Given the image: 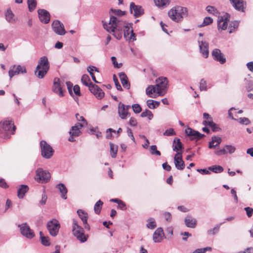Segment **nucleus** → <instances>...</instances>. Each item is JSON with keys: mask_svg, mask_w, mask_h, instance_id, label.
<instances>
[{"mask_svg": "<svg viewBox=\"0 0 253 253\" xmlns=\"http://www.w3.org/2000/svg\"><path fill=\"white\" fill-rule=\"evenodd\" d=\"M103 28L107 31H114V30H123L127 24L125 21L114 16L111 15L109 23L102 21Z\"/></svg>", "mask_w": 253, "mask_h": 253, "instance_id": "f257e3e1", "label": "nucleus"}, {"mask_svg": "<svg viewBox=\"0 0 253 253\" xmlns=\"http://www.w3.org/2000/svg\"><path fill=\"white\" fill-rule=\"evenodd\" d=\"M188 14L187 9L185 7L177 6L174 9H171L168 12V15L173 21L178 22Z\"/></svg>", "mask_w": 253, "mask_h": 253, "instance_id": "f03ea898", "label": "nucleus"}, {"mask_svg": "<svg viewBox=\"0 0 253 253\" xmlns=\"http://www.w3.org/2000/svg\"><path fill=\"white\" fill-rule=\"evenodd\" d=\"M49 68L48 59L46 56L42 57L35 71L36 76L40 79H42L46 74Z\"/></svg>", "mask_w": 253, "mask_h": 253, "instance_id": "7ed1b4c3", "label": "nucleus"}, {"mask_svg": "<svg viewBox=\"0 0 253 253\" xmlns=\"http://www.w3.org/2000/svg\"><path fill=\"white\" fill-rule=\"evenodd\" d=\"M72 232L74 235L81 243H84L87 240V236L84 234V229L78 225L75 219L73 220Z\"/></svg>", "mask_w": 253, "mask_h": 253, "instance_id": "20e7f679", "label": "nucleus"}, {"mask_svg": "<svg viewBox=\"0 0 253 253\" xmlns=\"http://www.w3.org/2000/svg\"><path fill=\"white\" fill-rule=\"evenodd\" d=\"M51 178L50 173L42 168L38 169L36 171L35 180L41 183H46L49 181Z\"/></svg>", "mask_w": 253, "mask_h": 253, "instance_id": "39448f33", "label": "nucleus"}, {"mask_svg": "<svg viewBox=\"0 0 253 253\" xmlns=\"http://www.w3.org/2000/svg\"><path fill=\"white\" fill-rule=\"evenodd\" d=\"M42 156L46 159L50 158L53 155L54 150L51 146L45 141L42 140L40 142Z\"/></svg>", "mask_w": 253, "mask_h": 253, "instance_id": "423d86ee", "label": "nucleus"}, {"mask_svg": "<svg viewBox=\"0 0 253 253\" xmlns=\"http://www.w3.org/2000/svg\"><path fill=\"white\" fill-rule=\"evenodd\" d=\"M168 81L166 77H160L156 80V86L157 89V93L160 95H164L167 91Z\"/></svg>", "mask_w": 253, "mask_h": 253, "instance_id": "0eeeda50", "label": "nucleus"}, {"mask_svg": "<svg viewBox=\"0 0 253 253\" xmlns=\"http://www.w3.org/2000/svg\"><path fill=\"white\" fill-rule=\"evenodd\" d=\"M60 224L55 219L49 221L46 224V227L50 235L55 236L57 235L60 228Z\"/></svg>", "mask_w": 253, "mask_h": 253, "instance_id": "6e6552de", "label": "nucleus"}, {"mask_svg": "<svg viewBox=\"0 0 253 253\" xmlns=\"http://www.w3.org/2000/svg\"><path fill=\"white\" fill-rule=\"evenodd\" d=\"M230 15L225 13L223 15L218 17L217 21V27L218 29L225 30L227 29L228 26V22L229 21Z\"/></svg>", "mask_w": 253, "mask_h": 253, "instance_id": "1a4fd4ad", "label": "nucleus"}, {"mask_svg": "<svg viewBox=\"0 0 253 253\" xmlns=\"http://www.w3.org/2000/svg\"><path fill=\"white\" fill-rule=\"evenodd\" d=\"M83 127V125L76 124L75 126H72L71 129L69 131V133L70 136L68 138V140L70 142L75 141L74 137H78L80 135L81 133L80 129Z\"/></svg>", "mask_w": 253, "mask_h": 253, "instance_id": "9d476101", "label": "nucleus"}, {"mask_svg": "<svg viewBox=\"0 0 253 253\" xmlns=\"http://www.w3.org/2000/svg\"><path fill=\"white\" fill-rule=\"evenodd\" d=\"M185 132L191 140H196L197 141L205 136V134H202L199 131L194 130L189 127L185 129Z\"/></svg>", "mask_w": 253, "mask_h": 253, "instance_id": "9b49d317", "label": "nucleus"}, {"mask_svg": "<svg viewBox=\"0 0 253 253\" xmlns=\"http://www.w3.org/2000/svg\"><path fill=\"white\" fill-rule=\"evenodd\" d=\"M175 168L180 170H183L185 168V163L182 160V152L176 153L173 158Z\"/></svg>", "mask_w": 253, "mask_h": 253, "instance_id": "f8f14e48", "label": "nucleus"}, {"mask_svg": "<svg viewBox=\"0 0 253 253\" xmlns=\"http://www.w3.org/2000/svg\"><path fill=\"white\" fill-rule=\"evenodd\" d=\"M20 228L21 233L27 238L32 239L35 236V234L27 223H23L19 225Z\"/></svg>", "mask_w": 253, "mask_h": 253, "instance_id": "ddd939ff", "label": "nucleus"}, {"mask_svg": "<svg viewBox=\"0 0 253 253\" xmlns=\"http://www.w3.org/2000/svg\"><path fill=\"white\" fill-rule=\"evenodd\" d=\"M123 31L124 32V36L126 40L129 41L132 40L133 41H136L135 35L133 31L131 24L127 25Z\"/></svg>", "mask_w": 253, "mask_h": 253, "instance_id": "4468645a", "label": "nucleus"}, {"mask_svg": "<svg viewBox=\"0 0 253 253\" xmlns=\"http://www.w3.org/2000/svg\"><path fill=\"white\" fill-rule=\"evenodd\" d=\"M200 51L203 57L207 58L209 56V43L206 41L201 40L200 39L198 41Z\"/></svg>", "mask_w": 253, "mask_h": 253, "instance_id": "2eb2a0df", "label": "nucleus"}, {"mask_svg": "<svg viewBox=\"0 0 253 253\" xmlns=\"http://www.w3.org/2000/svg\"><path fill=\"white\" fill-rule=\"evenodd\" d=\"M211 55L213 59L219 62L220 64H223L225 63L226 58L220 49L218 48L214 49L211 52Z\"/></svg>", "mask_w": 253, "mask_h": 253, "instance_id": "dca6fc26", "label": "nucleus"}, {"mask_svg": "<svg viewBox=\"0 0 253 253\" xmlns=\"http://www.w3.org/2000/svg\"><path fill=\"white\" fill-rule=\"evenodd\" d=\"M130 11L135 17H138L144 13V10L142 7L135 5L134 2H131L130 4Z\"/></svg>", "mask_w": 253, "mask_h": 253, "instance_id": "f3484780", "label": "nucleus"}, {"mask_svg": "<svg viewBox=\"0 0 253 253\" xmlns=\"http://www.w3.org/2000/svg\"><path fill=\"white\" fill-rule=\"evenodd\" d=\"M232 6L238 11L244 12L246 2L244 0H229Z\"/></svg>", "mask_w": 253, "mask_h": 253, "instance_id": "a211bd4d", "label": "nucleus"}, {"mask_svg": "<svg viewBox=\"0 0 253 253\" xmlns=\"http://www.w3.org/2000/svg\"><path fill=\"white\" fill-rule=\"evenodd\" d=\"M16 126H13L12 129H4L3 126H0V137L3 139L9 138L11 134H13L16 130Z\"/></svg>", "mask_w": 253, "mask_h": 253, "instance_id": "6ab92c4d", "label": "nucleus"}, {"mask_svg": "<svg viewBox=\"0 0 253 253\" xmlns=\"http://www.w3.org/2000/svg\"><path fill=\"white\" fill-rule=\"evenodd\" d=\"M52 91L58 94L60 96H63V91L60 84V81L59 78H56L54 79L52 86Z\"/></svg>", "mask_w": 253, "mask_h": 253, "instance_id": "aec40b11", "label": "nucleus"}, {"mask_svg": "<svg viewBox=\"0 0 253 253\" xmlns=\"http://www.w3.org/2000/svg\"><path fill=\"white\" fill-rule=\"evenodd\" d=\"M39 17L41 21L47 24L50 21L49 13L44 9H39L38 10Z\"/></svg>", "mask_w": 253, "mask_h": 253, "instance_id": "412c9836", "label": "nucleus"}, {"mask_svg": "<svg viewBox=\"0 0 253 253\" xmlns=\"http://www.w3.org/2000/svg\"><path fill=\"white\" fill-rule=\"evenodd\" d=\"M118 114L120 117L123 120L129 117L130 114L125 109V104L120 102L118 105Z\"/></svg>", "mask_w": 253, "mask_h": 253, "instance_id": "4be33fe9", "label": "nucleus"}, {"mask_svg": "<svg viewBox=\"0 0 253 253\" xmlns=\"http://www.w3.org/2000/svg\"><path fill=\"white\" fill-rule=\"evenodd\" d=\"M77 213H78L80 218L81 219V220L83 221L84 228L85 229L89 230L90 229V227L87 222V213L85 212L82 210H78L77 211Z\"/></svg>", "mask_w": 253, "mask_h": 253, "instance_id": "5701e85b", "label": "nucleus"}, {"mask_svg": "<svg viewBox=\"0 0 253 253\" xmlns=\"http://www.w3.org/2000/svg\"><path fill=\"white\" fill-rule=\"evenodd\" d=\"M184 223L187 227L194 228L197 225V221L191 215H188L185 217Z\"/></svg>", "mask_w": 253, "mask_h": 253, "instance_id": "b1692460", "label": "nucleus"}, {"mask_svg": "<svg viewBox=\"0 0 253 253\" xmlns=\"http://www.w3.org/2000/svg\"><path fill=\"white\" fill-rule=\"evenodd\" d=\"M164 236L162 228L159 227L154 232L153 236V241L155 243H159L162 241Z\"/></svg>", "mask_w": 253, "mask_h": 253, "instance_id": "393cba45", "label": "nucleus"}, {"mask_svg": "<svg viewBox=\"0 0 253 253\" xmlns=\"http://www.w3.org/2000/svg\"><path fill=\"white\" fill-rule=\"evenodd\" d=\"M119 76L123 87L127 89H129L130 83L126 74L124 72H121L119 74Z\"/></svg>", "mask_w": 253, "mask_h": 253, "instance_id": "a878e982", "label": "nucleus"}, {"mask_svg": "<svg viewBox=\"0 0 253 253\" xmlns=\"http://www.w3.org/2000/svg\"><path fill=\"white\" fill-rule=\"evenodd\" d=\"M13 126V121L9 118H6L0 122V126H3L4 129H12Z\"/></svg>", "mask_w": 253, "mask_h": 253, "instance_id": "bb28decb", "label": "nucleus"}, {"mask_svg": "<svg viewBox=\"0 0 253 253\" xmlns=\"http://www.w3.org/2000/svg\"><path fill=\"white\" fill-rule=\"evenodd\" d=\"M52 27L56 33L60 35L63 34V28L59 21L56 20L53 21L52 24Z\"/></svg>", "mask_w": 253, "mask_h": 253, "instance_id": "cd10ccee", "label": "nucleus"}, {"mask_svg": "<svg viewBox=\"0 0 253 253\" xmlns=\"http://www.w3.org/2000/svg\"><path fill=\"white\" fill-rule=\"evenodd\" d=\"M183 144L180 141L179 138H175L173 141L172 144V150L173 151H176L177 152H180L179 150L183 149Z\"/></svg>", "mask_w": 253, "mask_h": 253, "instance_id": "c85d7f7f", "label": "nucleus"}, {"mask_svg": "<svg viewBox=\"0 0 253 253\" xmlns=\"http://www.w3.org/2000/svg\"><path fill=\"white\" fill-rule=\"evenodd\" d=\"M29 187L26 185H22L21 187L18 189L17 196L19 198L22 199L25 196L26 192H28Z\"/></svg>", "mask_w": 253, "mask_h": 253, "instance_id": "c756f323", "label": "nucleus"}, {"mask_svg": "<svg viewBox=\"0 0 253 253\" xmlns=\"http://www.w3.org/2000/svg\"><path fill=\"white\" fill-rule=\"evenodd\" d=\"M154 1L156 6L162 8L167 7L169 3V0H154Z\"/></svg>", "mask_w": 253, "mask_h": 253, "instance_id": "7c9ffc66", "label": "nucleus"}, {"mask_svg": "<svg viewBox=\"0 0 253 253\" xmlns=\"http://www.w3.org/2000/svg\"><path fill=\"white\" fill-rule=\"evenodd\" d=\"M154 93H157V87L155 85H149L146 89V93L150 97H153L152 96Z\"/></svg>", "mask_w": 253, "mask_h": 253, "instance_id": "2f4dec72", "label": "nucleus"}, {"mask_svg": "<svg viewBox=\"0 0 253 253\" xmlns=\"http://www.w3.org/2000/svg\"><path fill=\"white\" fill-rule=\"evenodd\" d=\"M5 16L6 20L8 22L13 23L15 22V19H14V14L10 9L7 10L5 13Z\"/></svg>", "mask_w": 253, "mask_h": 253, "instance_id": "473e14b6", "label": "nucleus"}, {"mask_svg": "<svg viewBox=\"0 0 253 253\" xmlns=\"http://www.w3.org/2000/svg\"><path fill=\"white\" fill-rule=\"evenodd\" d=\"M110 154L112 158H115L117 156L118 146L112 142H110Z\"/></svg>", "mask_w": 253, "mask_h": 253, "instance_id": "72a5a7b5", "label": "nucleus"}, {"mask_svg": "<svg viewBox=\"0 0 253 253\" xmlns=\"http://www.w3.org/2000/svg\"><path fill=\"white\" fill-rule=\"evenodd\" d=\"M82 83L86 86L88 87L91 85L92 83L91 82L89 76L86 74H84L81 78Z\"/></svg>", "mask_w": 253, "mask_h": 253, "instance_id": "f704fd0d", "label": "nucleus"}, {"mask_svg": "<svg viewBox=\"0 0 253 253\" xmlns=\"http://www.w3.org/2000/svg\"><path fill=\"white\" fill-rule=\"evenodd\" d=\"M239 22L238 21H234L230 23L229 25V33H232L236 30L239 26Z\"/></svg>", "mask_w": 253, "mask_h": 253, "instance_id": "c9c22d12", "label": "nucleus"}, {"mask_svg": "<svg viewBox=\"0 0 253 253\" xmlns=\"http://www.w3.org/2000/svg\"><path fill=\"white\" fill-rule=\"evenodd\" d=\"M209 170L213 172L218 173H221L223 171V168L220 166L214 165L208 168Z\"/></svg>", "mask_w": 253, "mask_h": 253, "instance_id": "e433bc0d", "label": "nucleus"}, {"mask_svg": "<svg viewBox=\"0 0 253 253\" xmlns=\"http://www.w3.org/2000/svg\"><path fill=\"white\" fill-rule=\"evenodd\" d=\"M40 238L41 240V242L42 244L45 246H48L50 245V243L49 241V239L48 237H45L43 236L42 232H40Z\"/></svg>", "mask_w": 253, "mask_h": 253, "instance_id": "4c0bfd02", "label": "nucleus"}, {"mask_svg": "<svg viewBox=\"0 0 253 253\" xmlns=\"http://www.w3.org/2000/svg\"><path fill=\"white\" fill-rule=\"evenodd\" d=\"M103 204V202H102L100 200H98L95 203L94 207V211L96 214H98L100 213Z\"/></svg>", "mask_w": 253, "mask_h": 253, "instance_id": "58836bf2", "label": "nucleus"}, {"mask_svg": "<svg viewBox=\"0 0 253 253\" xmlns=\"http://www.w3.org/2000/svg\"><path fill=\"white\" fill-rule=\"evenodd\" d=\"M76 118L78 121L81 122V123L79 122L77 124L83 125V127L87 125V122L83 116H80L79 114H76Z\"/></svg>", "mask_w": 253, "mask_h": 253, "instance_id": "ea45409f", "label": "nucleus"}, {"mask_svg": "<svg viewBox=\"0 0 253 253\" xmlns=\"http://www.w3.org/2000/svg\"><path fill=\"white\" fill-rule=\"evenodd\" d=\"M224 223H225V221L220 223L219 224L216 225L213 228L208 230L207 232L208 234L209 235H214L215 234L218 232L220 225Z\"/></svg>", "mask_w": 253, "mask_h": 253, "instance_id": "a19ab883", "label": "nucleus"}, {"mask_svg": "<svg viewBox=\"0 0 253 253\" xmlns=\"http://www.w3.org/2000/svg\"><path fill=\"white\" fill-rule=\"evenodd\" d=\"M141 117L142 118L147 117L148 119L151 120L153 117V115L150 111L148 109H146L145 111L142 112L141 114Z\"/></svg>", "mask_w": 253, "mask_h": 253, "instance_id": "79ce46f5", "label": "nucleus"}, {"mask_svg": "<svg viewBox=\"0 0 253 253\" xmlns=\"http://www.w3.org/2000/svg\"><path fill=\"white\" fill-rule=\"evenodd\" d=\"M109 33L113 32V36L118 40H120L122 38L123 30H114V31H108Z\"/></svg>", "mask_w": 253, "mask_h": 253, "instance_id": "37998d69", "label": "nucleus"}, {"mask_svg": "<svg viewBox=\"0 0 253 253\" xmlns=\"http://www.w3.org/2000/svg\"><path fill=\"white\" fill-rule=\"evenodd\" d=\"M146 226L149 229H154L156 227V223L155 219L153 218H149L148 220V223L146 224Z\"/></svg>", "mask_w": 253, "mask_h": 253, "instance_id": "c03bdc74", "label": "nucleus"}, {"mask_svg": "<svg viewBox=\"0 0 253 253\" xmlns=\"http://www.w3.org/2000/svg\"><path fill=\"white\" fill-rule=\"evenodd\" d=\"M27 3L30 11H33L36 8L37 5L36 0H27Z\"/></svg>", "mask_w": 253, "mask_h": 253, "instance_id": "a18cd8bd", "label": "nucleus"}, {"mask_svg": "<svg viewBox=\"0 0 253 253\" xmlns=\"http://www.w3.org/2000/svg\"><path fill=\"white\" fill-rule=\"evenodd\" d=\"M88 88L90 92L94 95L96 94V92L101 89L98 85L93 84V83L91 85L88 86Z\"/></svg>", "mask_w": 253, "mask_h": 253, "instance_id": "49530a36", "label": "nucleus"}, {"mask_svg": "<svg viewBox=\"0 0 253 253\" xmlns=\"http://www.w3.org/2000/svg\"><path fill=\"white\" fill-rule=\"evenodd\" d=\"M206 9L210 14H212L213 15H217L218 14L217 9L214 6L208 5L207 6Z\"/></svg>", "mask_w": 253, "mask_h": 253, "instance_id": "de8ad7c7", "label": "nucleus"}, {"mask_svg": "<svg viewBox=\"0 0 253 253\" xmlns=\"http://www.w3.org/2000/svg\"><path fill=\"white\" fill-rule=\"evenodd\" d=\"M13 69L15 70L14 73L18 74L26 72V68L20 65H18L16 67L14 66Z\"/></svg>", "mask_w": 253, "mask_h": 253, "instance_id": "09e8293b", "label": "nucleus"}, {"mask_svg": "<svg viewBox=\"0 0 253 253\" xmlns=\"http://www.w3.org/2000/svg\"><path fill=\"white\" fill-rule=\"evenodd\" d=\"M224 148H225L226 151L227 152V154L229 153L230 154H233L235 152L236 150V148L235 146H232L231 145H226L224 146Z\"/></svg>", "mask_w": 253, "mask_h": 253, "instance_id": "8fccbe9b", "label": "nucleus"}, {"mask_svg": "<svg viewBox=\"0 0 253 253\" xmlns=\"http://www.w3.org/2000/svg\"><path fill=\"white\" fill-rule=\"evenodd\" d=\"M66 84L69 93L72 97H74V94L73 92V88L74 87L73 84L71 82H66Z\"/></svg>", "mask_w": 253, "mask_h": 253, "instance_id": "3c124183", "label": "nucleus"}, {"mask_svg": "<svg viewBox=\"0 0 253 253\" xmlns=\"http://www.w3.org/2000/svg\"><path fill=\"white\" fill-rule=\"evenodd\" d=\"M73 92L74 95L77 96H80L82 95L80 90V87L79 85L76 84L73 88Z\"/></svg>", "mask_w": 253, "mask_h": 253, "instance_id": "603ef678", "label": "nucleus"}, {"mask_svg": "<svg viewBox=\"0 0 253 253\" xmlns=\"http://www.w3.org/2000/svg\"><path fill=\"white\" fill-rule=\"evenodd\" d=\"M200 89L201 91H206L207 90V82L204 79L201 80L200 83Z\"/></svg>", "mask_w": 253, "mask_h": 253, "instance_id": "864d4df0", "label": "nucleus"}, {"mask_svg": "<svg viewBox=\"0 0 253 253\" xmlns=\"http://www.w3.org/2000/svg\"><path fill=\"white\" fill-rule=\"evenodd\" d=\"M236 121H238L241 124L248 125L251 122L249 119L246 117L240 118L237 119Z\"/></svg>", "mask_w": 253, "mask_h": 253, "instance_id": "5fc2aeb1", "label": "nucleus"}, {"mask_svg": "<svg viewBox=\"0 0 253 253\" xmlns=\"http://www.w3.org/2000/svg\"><path fill=\"white\" fill-rule=\"evenodd\" d=\"M150 149L152 155H155L157 156L161 155V152L157 150V146L156 145H152L150 147Z\"/></svg>", "mask_w": 253, "mask_h": 253, "instance_id": "6e6d98bb", "label": "nucleus"}, {"mask_svg": "<svg viewBox=\"0 0 253 253\" xmlns=\"http://www.w3.org/2000/svg\"><path fill=\"white\" fill-rule=\"evenodd\" d=\"M113 80H114L115 86H116L117 90L122 91L123 88L118 81L117 77H116V76L115 75H114V76H113Z\"/></svg>", "mask_w": 253, "mask_h": 253, "instance_id": "4d7b16f0", "label": "nucleus"}, {"mask_svg": "<svg viewBox=\"0 0 253 253\" xmlns=\"http://www.w3.org/2000/svg\"><path fill=\"white\" fill-rule=\"evenodd\" d=\"M132 108L133 112L136 114L140 113L142 110L141 106L138 104H134L132 105Z\"/></svg>", "mask_w": 253, "mask_h": 253, "instance_id": "13d9d810", "label": "nucleus"}, {"mask_svg": "<svg viewBox=\"0 0 253 253\" xmlns=\"http://www.w3.org/2000/svg\"><path fill=\"white\" fill-rule=\"evenodd\" d=\"M175 132L174 130V129L172 128H170L168 129H167L164 132V135L165 136H172L175 135Z\"/></svg>", "mask_w": 253, "mask_h": 253, "instance_id": "bf43d9fd", "label": "nucleus"}, {"mask_svg": "<svg viewBox=\"0 0 253 253\" xmlns=\"http://www.w3.org/2000/svg\"><path fill=\"white\" fill-rule=\"evenodd\" d=\"M245 81L247 82L246 89L249 91L253 90V82L251 81H248L245 79Z\"/></svg>", "mask_w": 253, "mask_h": 253, "instance_id": "052dcab7", "label": "nucleus"}, {"mask_svg": "<svg viewBox=\"0 0 253 253\" xmlns=\"http://www.w3.org/2000/svg\"><path fill=\"white\" fill-rule=\"evenodd\" d=\"M214 154L216 155L219 156L226 154L227 152L226 151L225 148L224 147L222 149L215 150L214 151Z\"/></svg>", "mask_w": 253, "mask_h": 253, "instance_id": "680f3d73", "label": "nucleus"}, {"mask_svg": "<svg viewBox=\"0 0 253 253\" xmlns=\"http://www.w3.org/2000/svg\"><path fill=\"white\" fill-rule=\"evenodd\" d=\"M111 11L115 15L119 16H122L125 14V11H122L120 9H114L112 8Z\"/></svg>", "mask_w": 253, "mask_h": 253, "instance_id": "e2e57ef3", "label": "nucleus"}, {"mask_svg": "<svg viewBox=\"0 0 253 253\" xmlns=\"http://www.w3.org/2000/svg\"><path fill=\"white\" fill-rule=\"evenodd\" d=\"M154 100L152 99H148L146 101L147 105L148 107L151 109H154L156 108V105L154 103Z\"/></svg>", "mask_w": 253, "mask_h": 253, "instance_id": "0e129e2a", "label": "nucleus"}, {"mask_svg": "<svg viewBox=\"0 0 253 253\" xmlns=\"http://www.w3.org/2000/svg\"><path fill=\"white\" fill-rule=\"evenodd\" d=\"M163 216L165 218V219L169 222L171 221L172 219V215L171 213L169 212H165L163 213Z\"/></svg>", "mask_w": 253, "mask_h": 253, "instance_id": "69168bd1", "label": "nucleus"}, {"mask_svg": "<svg viewBox=\"0 0 253 253\" xmlns=\"http://www.w3.org/2000/svg\"><path fill=\"white\" fill-rule=\"evenodd\" d=\"M213 21L212 19L210 17H206L204 18V21L203 23V26L208 25L211 24Z\"/></svg>", "mask_w": 253, "mask_h": 253, "instance_id": "338daca9", "label": "nucleus"}, {"mask_svg": "<svg viewBox=\"0 0 253 253\" xmlns=\"http://www.w3.org/2000/svg\"><path fill=\"white\" fill-rule=\"evenodd\" d=\"M244 210L246 212L247 215L248 217H250L253 214V209L250 207H246L244 208Z\"/></svg>", "mask_w": 253, "mask_h": 253, "instance_id": "774afa93", "label": "nucleus"}]
</instances>
